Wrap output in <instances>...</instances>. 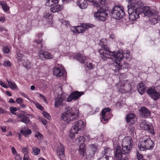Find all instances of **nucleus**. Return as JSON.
<instances>
[{"mask_svg":"<svg viewBox=\"0 0 160 160\" xmlns=\"http://www.w3.org/2000/svg\"><path fill=\"white\" fill-rule=\"evenodd\" d=\"M98 160H109V158L102 156V157L99 158Z\"/></svg>","mask_w":160,"mask_h":160,"instance_id":"680f3d73","label":"nucleus"},{"mask_svg":"<svg viewBox=\"0 0 160 160\" xmlns=\"http://www.w3.org/2000/svg\"><path fill=\"white\" fill-rule=\"evenodd\" d=\"M35 136L39 140L43 139V136L38 132L35 133Z\"/></svg>","mask_w":160,"mask_h":160,"instance_id":"a19ab883","label":"nucleus"},{"mask_svg":"<svg viewBox=\"0 0 160 160\" xmlns=\"http://www.w3.org/2000/svg\"><path fill=\"white\" fill-rule=\"evenodd\" d=\"M128 12L129 14V18L132 21L136 20L139 17V8L134 9L131 5L128 6Z\"/></svg>","mask_w":160,"mask_h":160,"instance_id":"1a4fd4ad","label":"nucleus"},{"mask_svg":"<svg viewBox=\"0 0 160 160\" xmlns=\"http://www.w3.org/2000/svg\"><path fill=\"white\" fill-rule=\"evenodd\" d=\"M63 8V6L60 5H57L51 8L50 10L51 12H56L62 10Z\"/></svg>","mask_w":160,"mask_h":160,"instance_id":"c756f323","label":"nucleus"},{"mask_svg":"<svg viewBox=\"0 0 160 160\" xmlns=\"http://www.w3.org/2000/svg\"><path fill=\"white\" fill-rule=\"evenodd\" d=\"M85 137L82 136H80L76 140V143L80 144L78 150L79 153L82 155L84 156L85 153H86L87 156L88 154L86 152L85 145L84 142L85 141Z\"/></svg>","mask_w":160,"mask_h":160,"instance_id":"9d476101","label":"nucleus"},{"mask_svg":"<svg viewBox=\"0 0 160 160\" xmlns=\"http://www.w3.org/2000/svg\"><path fill=\"white\" fill-rule=\"evenodd\" d=\"M88 68L90 69H92L93 68V66L92 63H89L87 65Z\"/></svg>","mask_w":160,"mask_h":160,"instance_id":"774afa93","label":"nucleus"},{"mask_svg":"<svg viewBox=\"0 0 160 160\" xmlns=\"http://www.w3.org/2000/svg\"><path fill=\"white\" fill-rule=\"evenodd\" d=\"M12 151L13 154L14 155H16L17 154V152L15 148L14 147H12Z\"/></svg>","mask_w":160,"mask_h":160,"instance_id":"bf43d9fd","label":"nucleus"},{"mask_svg":"<svg viewBox=\"0 0 160 160\" xmlns=\"http://www.w3.org/2000/svg\"><path fill=\"white\" fill-rule=\"evenodd\" d=\"M23 56V55L20 52L17 53V56L16 58L18 62H20L22 61V57Z\"/></svg>","mask_w":160,"mask_h":160,"instance_id":"e433bc0d","label":"nucleus"},{"mask_svg":"<svg viewBox=\"0 0 160 160\" xmlns=\"http://www.w3.org/2000/svg\"><path fill=\"white\" fill-rule=\"evenodd\" d=\"M43 35V33L42 32L37 34L36 35V36L37 37L38 39L34 41V42H36L38 44V47L40 48V49L42 48L43 45L45 43L44 41H42V38H40Z\"/></svg>","mask_w":160,"mask_h":160,"instance_id":"412c9836","label":"nucleus"},{"mask_svg":"<svg viewBox=\"0 0 160 160\" xmlns=\"http://www.w3.org/2000/svg\"><path fill=\"white\" fill-rule=\"evenodd\" d=\"M74 58L82 63H84L86 58V56H84L83 54L79 53L76 54L74 56Z\"/></svg>","mask_w":160,"mask_h":160,"instance_id":"b1692460","label":"nucleus"},{"mask_svg":"<svg viewBox=\"0 0 160 160\" xmlns=\"http://www.w3.org/2000/svg\"><path fill=\"white\" fill-rule=\"evenodd\" d=\"M40 152V150L36 147H34L32 148V153L34 155H37Z\"/></svg>","mask_w":160,"mask_h":160,"instance_id":"ea45409f","label":"nucleus"},{"mask_svg":"<svg viewBox=\"0 0 160 160\" xmlns=\"http://www.w3.org/2000/svg\"><path fill=\"white\" fill-rule=\"evenodd\" d=\"M55 107L59 108L61 105H62L63 101L61 98L57 97L55 99Z\"/></svg>","mask_w":160,"mask_h":160,"instance_id":"473e14b6","label":"nucleus"},{"mask_svg":"<svg viewBox=\"0 0 160 160\" xmlns=\"http://www.w3.org/2000/svg\"><path fill=\"white\" fill-rule=\"evenodd\" d=\"M111 110V109L108 108H106L102 110L101 119L103 123H106L112 117V115L110 112Z\"/></svg>","mask_w":160,"mask_h":160,"instance_id":"9b49d317","label":"nucleus"},{"mask_svg":"<svg viewBox=\"0 0 160 160\" xmlns=\"http://www.w3.org/2000/svg\"><path fill=\"white\" fill-rule=\"evenodd\" d=\"M140 113L142 118H147L151 116L150 111L145 107L141 108L140 110Z\"/></svg>","mask_w":160,"mask_h":160,"instance_id":"aec40b11","label":"nucleus"},{"mask_svg":"<svg viewBox=\"0 0 160 160\" xmlns=\"http://www.w3.org/2000/svg\"><path fill=\"white\" fill-rule=\"evenodd\" d=\"M133 141L130 137H127L123 139L122 144V150L120 146H118L115 153L114 159L121 160L122 154H129L132 148Z\"/></svg>","mask_w":160,"mask_h":160,"instance_id":"f257e3e1","label":"nucleus"},{"mask_svg":"<svg viewBox=\"0 0 160 160\" xmlns=\"http://www.w3.org/2000/svg\"><path fill=\"white\" fill-rule=\"evenodd\" d=\"M140 126L142 129L149 131L153 134H155L153 127L151 123L147 120L143 121L141 123Z\"/></svg>","mask_w":160,"mask_h":160,"instance_id":"ddd939ff","label":"nucleus"},{"mask_svg":"<svg viewBox=\"0 0 160 160\" xmlns=\"http://www.w3.org/2000/svg\"><path fill=\"white\" fill-rule=\"evenodd\" d=\"M23 160H29V157L28 154L24 155Z\"/></svg>","mask_w":160,"mask_h":160,"instance_id":"13d9d810","label":"nucleus"},{"mask_svg":"<svg viewBox=\"0 0 160 160\" xmlns=\"http://www.w3.org/2000/svg\"><path fill=\"white\" fill-rule=\"evenodd\" d=\"M93 13L95 19L98 21H105L108 16L106 9L102 8H100L97 12H94Z\"/></svg>","mask_w":160,"mask_h":160,"instance_id":"6e6552de","label":"nucleus"},{"mask_svg":"<svg viewBox=\"0 0 160 160\" xmlns=\"http://www.w3.org/2000/svg\"><path fill=\"white\" fill-rule=\"evenodd\" d=\"M94 27V25L93 24L90 23H87L84 26L85 29H88L89 28H92Z\"/></svg>","mask_w":160,"mask_h":160,"instance_id":"8fccbe9b","label":"nucleus"},{"mask_svg":"<svg viewBox=\"0 0 160 160\" xmlns=\"http://www.w3.org/2000/svg\"><path fill=\"white\" fill-rule=\"evenodd\" d=\"M57 154L60 160L65 159V147L62 144H61L60 146L57 148Z\"/></svg>","mask_w":160,"mask_h":160,"instance_id":"a211bd4d","label":"nucleus"},{"mask_svg":"<svg viewBox=\"0 0 160 160\" xmlns=\"http://www.w3.org/2000/svg\"><path fill=\"white\" fill-rule=\"evenodd\" d=\"M23 65L27 69H28L30 68H31V63H30L28 61H27L26 62H25L23 63Z\"/></svg>","mask_w":160,"mask_h":160,"instance_id":"79ce46f5","label":"nucleus"},{"mask_svg":"<svg viewBox=\"0 0 160 160\" xmlns=\"http://www.w3.org/2000/svg\"><path fill=\"white\" fill-rule=\"evenodd\" d=\"M154 146L153 141L148 136H144L140 139L138 144L139 150L141 151H143L145 149L152 150Z\"/></svg>","mask_w":160,"mask_h":160,"instance_id":"7ed1b4c3","label":"nucleus"},{"mask_svg":"<svg viewBox=\"0 0 160 160\" xmlns=\"http://www.w3.org/2000/svg\"><path fill=\"white\" fill-rule=\"evenodd\" d=\"M148 94L154 101H156L160 98V93L158 92L156 89L154 88H150L147 90Z\"/></svg>","mask_w":160,"mask_h":160,"instance_id":"dca6fc26","label":"nucleus"},{"mask_svg":"<svg viewBox=\"0 0 160 160\" xmlns=\"http://www.w3.org/2000/svg\"><path fill=\"white\" fill-rule=\"evenodd\" d=\"M128 154H125V157L123 158H122V159H121V160L122 159V160H128V158L129 157Z\"/></svg>","mask_w":160,"mask_h":160,"instance_id":"e2e57ef3","label":"nucleus"},{"mask_svg":"<svg viewBox=\"0 0 160 160\" xmlns=\"http://www.w3.org/2000/svg\"><path fill=\"white\" fill-rule=\"evenodd\" d=\"M129 67L128 63L126 62L123 64H121V61L120 62H114L113 65L112 66V70L116 72H118L121 69H128Z\"/></svg>","mask_w":160,"mask_h":160,"instance_id":"f8f14e48","label":"nucleus"},{"mask_svg":"<svg viewBox=\"0 0 160 160\" xmlns=\"http://www.w3.org/2000/svg\"><path fill=\"white\" fill-rule=\"evenodd\" d=\"M10 109L11 112L13 115H16V113L15 112L17 111V109L15 107H11L10 108Z\"/></svg>","mask_w":160,"mask_h":160,"instance_id":"c03bdc74","label":"nucleus"},{"mask_svg":"<svg viewBox=\"0 0 160 160\" xmlns=\"http://www.w3.org/2000/svg\"><path fill=\"white\" fill-rule=\"evenodd\" d=\"M7 81L9 87L12 90L17 89L18 88L17 85L13 81L7 80Z\"/></svg>","mask_w":160,"mask_h":160,"instance_id":"2f4dec72","label":"nucleus"},{"mask_svg":"<svg viewBox=\"0 0 160 160\" xmlns=\"http://www.w3.org/2000/svg\"><path fill=\"white\" fill-rule=\"evenodd\" d=\"M18 121L19 122L25 123L26 124L29 123L30 121L29 118L26 116H24L22 118L18 120Z\"/></svg>","mask_w":160,"mask_h":160,"instance_id":"72a5a7b5","label":"nucleus"},{"mask_svg":"<svg viewBox=\"0 0 160 160\" xmlns=\"http://www.w3.org/2000/svg\"><path fill=\"white\" fill-rule=\"evenodd\" d=\"M137 88L139 93L141 94H143L146 89L145 85H144L142 83H139L138 86Z\"/></svg>","mask_w":160,"mask_h":160,"instance_id":"bb28decb","label":"nucleus"},{"mask_svg":"<svg viewBox=\"0 0 160 160\" xmlns=\"http://www.w3.org/2000/svg\"><path fill=\"white\" fill-rule=\"evenodd\" d=\"M15 159L16 160H22V158L19 154H17L16 155Z\"/></svg>","mask_w":160,"mask_h":160,"instance_id":"4d7b16f0","label":"nucleus"},{"mask_svg":"<svg viewBox=\"0 0 160 160\" xmlns=\"http://www.w3.org/2000/svg\"><path fill=\"white\" fill-rule=\"evenodd\" d=\"M43 17L46 19H51L53 18V16L51 12L46 11L44 13Z\"/></svg>","mask_w":160,"mask_h":160,"instance_id":"f704fd0d","label":"nucleus"},{"mask_svg":"<svg viewBox=\"0 0 160 160\" xmlns=\"http://www.w3.org/2000/svg\"><path fill=\"white\" fill-rule=\"evenodd\" d=\"M0 85L2 87L7 88H8V86L6 85L4 82H3L2 80H0Z\"/></svg>","mask_w":160,"mask_h":160,"instance_id":"603ef678","label":"nucleus"},{"mask_svg":"<svg viewBox=\"0 0 160 160\" xmlns=\"http://www.w3.org/2000/svg\"><path fill=\"white\" fill-rule=\"evenodd\" d=\"M42 114L43 116H44V117H45L46 118L48 119L49 120L51 118V117L50 116L49 114L46 112L45 111H43Z\"/></svg>","mask_w":160,"mask_h":160,"instance_id":"a18cd8bd","label":"nucleus"},{"mask_svg":"<svg viewBox=\"0 0 160 160\" xmlns=\"http://www.w3.org/2000/svg\"><path fill=\"white\" fill-rule=\"evenodd\" d=\"M2 50L4 53H8L9 52L10 49L8 46H6L3 47Z\"/></svg>","mask_w":160,"mask_h":160,"instance_id":"37998d69","label":"nucleus"},{"mask_svg":"<svg viewBox=\"0 0 160 160\" xmlns=\"http://www.w3.org/2000/svg\"><path fill=\"white\" fill-rule=\"evenodd\" d=\"M111 150L109 148H106L102 152V155L109 158H111Z\"/></svg>","mask_w":160,"mask_h":160,"instance_id":"c85d7f7f","label":"nucleus"},{"mask_svg":"<svg viewBox=\"0 0 160 160\" xmlns=\"http://www.w3.org/2000/svg\"><path fill=\"white\" fill-rule=\"evenodd\" d=\"M64 72L65 70L63 69H61L59 68H55L53 69V74L57 77H60L63 75Z\"/></svg>","mask_w":160,"mask_h":160,"instance_id":"a878e982","label":"nucleus"},{"mask_svg":"<svg viewBox=\"0 0 160 160\" xmlns=\"http://www.w3.org/2000/svg\"><path fill=\"white\" fill-rule=\"evenodd\" d=\"M20 132L22 133L23 135L26 136L27 135L30 134L32 133L31 130L29 129H28L27 130L24 131L22 129L20 130Z\"/></svg>","mask_w":160,"mask_h":160,"instance_id":"c9c22d12","label":"nucleus"},{"mask_svg":"<svg viewBox=\"0 0 160 160\" xmlns=\"http://www.w3.org/2000/svg\"><path fill=\"white\" fill-rule=\"evenodd\" d=\"M84 94L83 92H79L78 91H74L69 95L67 99V101L68 102H70L73 100L76 101Z\"/></svg>","mask_w":160,"mask_h":160,"instance_id":"4468645a","label":"nucleus"},{"mask_svg":"<svg viewBox=\"0 0 160 160\" xmlns=\"http://www.w3.org/2000/svg\"><path fill=\"white\" fill-rule=\"evenodd\" d=\"M16 102L18 104H21L23 102V100L21 98H18L16 99Z\"/></svg>","mask_w":160,"mask_h":160,"instance_id":"09e8293b","label":"nucleus"},{"mask_svg":"<svg viewBox=\"0 0 160 160\" xmlns=\"http://www.w3.org/2000/svg\"><path fill=\"white\" fill-rule=\"evenodd\" d=\"M42 122L44 125L47 124V121L44 118H41V119Z\"/></svg>","mask_w":160,"mask_h":160,"instance_id":"052dcab7","label":"nucleus"},{"mask_svg":"<svg viewBox=\"0 0 160 160\" xmlns=\"http://www.w3.org/2000/svg\"><path fill=\"white\" fill-rule=\"evenodd\" d=\"M137 158L138 159V160H141L143 158V156L140 154L139 152H138L137 153Z\"/></svg>","mask_w":160,"mask_h":160,"instance_id":"3c124183","label":"nucleus"},{"mask_svg":"<svg viewBox=\"0 0 160 160\" xmlns=\"http://www.w3.org/2000/svg\"><path fill=\"white\" fill-rule=\"evenodd\" d=\"M151 21H152V23H153V24L159 23V21H160V16H158L157 18H152Z\"/></svg>","mask_w":160,"mask_h":160,"instance_id":"4c0bfd02","label":"nucleus"},{"mask_svg":"<svg viewBox=\"0 0 160 160\" xmlns=\"http://www.w3.org/2000/svg\"><path fill=\"white\" fill-rule=\"evenodd\" d=\"M87 1L86 0H77V3L80 8L84 9L86 8L88 5Z\"/></svg>","mask_w":160,"mask_h":160,"instance_id":"393cba45","label":"nucleus"},{"mask_svg":"<svg viewBox=\"0 0 160 160\" xmlns=\"http://www.w3.org/2000/svg\"><path fill=\"white\" fill-rule=\"evenodd\" d=\"M112 56V58L110 59H114V62H120L123 59H125L126 62H129L132 59V57L130 54L129 51L124 53L119 52H114L113 53Z\"/></svg>","mask_w":160,"mask_h":160,"instance_id":"423d86ee","label":"nucleus"},{"mask_svg":"<svg viewBox=\"0 0 160 160\" xmlns=\"http://www.w3.org/2000/svg\"><path fill=\"white\" fill-rule=\"evenodd\" d=\"M20 93L21 94V95L24 97L25 98H27V99L28 98V96L26 95L25 93L24 92H20Z\"/></svg>","mask_w":160,"mask_h":160,"instance_id":"69168bd1","label":"nucleus"},{"mask_svg":"<svg viewBox=\"0 0 160 160\" xmlns=\"http://www.w3.org/2000/svg\"><path fill=\"white\" fill-rule=\"evenodd\" d=\"M135 117V115L134 113H132L128 115L126 117L127 122L128 123H130L132 124H134L135 122L134 120Z\"/></svg>","mask_w":160,"mask_h":160,"instance_id":"cd10ccee","label":"nucleus"},{"mask_svg":"<svg viewBox=\"0 0 160 160\" xmlns=\"http://www.w3.org/2000/svg\"><path fill=\"white\" fill-rule=\"evenodd\" d=\"M107 0H86L89 2H92L93 5L96 7H98L101 5H104Z\"/></svg>","mask_w":160,"mask_h":160,"instance_id":"5701e85b","label":"nucleus"},{"mask_svg":"<svg viewBox=\"0 0 160 160\" xmlns=\"http://www.w3.org/2000/svg\"><path fill=\"white\" fill-rule=\"evenodd\" d=\"M0 5L2 6V9L5 12H6L9 10L10 7L7 5V2L5 1H1Z\"/></svg>","mask_w":160,"mask_h":160,"instance_id":"7c9ffc66","label":"nucleus"},{"mask_svg":"<svg viewBox=\"0 0 160 160\" xmlns=\"http://www.w3.org/2000/svg\"><path fill=\"white\" fill-rule=\"evenodd\" d=\"M77 133H73L72 132L71 129L70 130V133L69 134V136L70 138H73L75 137V134Z\"/></svg>","mask_w":160,"mask_h":160,"instance_id":"6e6d98bb","label":"nucleus"},{"mask_svg":"<svg viewBox=\"0 0 160 160\" xmlns=\"http://www.w3.org/2000/svg\"><path fill=\"white\" fill-rule=\"evenodd\" d=\"M142 12L144 15L148 17H150L153 15L157 14V12L154 10L152 9L150 7L145 6L142 8Z\"/></svg>","mask_w":160,"mask_h":160,"instance_id":"f3484780","label":"nucleus"},{"mask_svg":"<svg viewBox=\"0 0 160 160\" xmlns=\"http://www.w3.org/2000/svg\"><path fill=\"white\" fill-rule=\"evenodd\" d=\"M25 115L24 114H22L21 113H18L17 114V116L18 118V120L22 118V117H24Z\"/></svg>","mask_w":160,"mask_h":160,"instance_id":"5fc2aeb1","label":"nucleus"},{"mask_svg":"<svg viewBox=\"0 0 160 160\" xmlns=\"http://www.w3.org/2000/svg\"><path fill=\"white\" fill-rule=\"evenodd\" d=\"M36 107L42 111L44 110V108L39 103H37L35 104Z\"/></svg>","mask_w":160,"mask_h":160,"instance_id":"de8ad7c7","label":"nucleus"},{"mask_svg":"<svg viewBox=\"0 0 160 160\" xmlns=\"http://www.w3.org/2000/svg\"><path fill=\"white\" fill-rule=\"evenodd\" d=\"M116 86L118 91L122 93H127L131 91L130 82L128 80L119 82L116 84Z\"/></svg>","mask_w":160,"mask_h":160,"instance_id":"39448f33","label":"nucleus"},{"mask_svg":"<svg viewBox=\"0 0 160 160\" xmlns=\"http://www.w3.org/2000/svg\"><path fill=\"white\" fill-rule=\"evenodd\" d=\"M3 65L4 67H10L12 66V63L9 60H7L4 61Z\"/></svg>","mask_w":160,"mask_h":160,"instance_id":"58836bf2","label":"nucleus"},{"mask_svg":"<svg viewBox=\"0 0 160 160\" xmlns=\"http://www.w3.org/2000/svg\"><path fill=\"white\" fill-rule=\"evenodd\" d=\"M112 17L117 20H119L125 15L123 8L119 6H115L111 11Z\"/></svg>","mask_w":160,"mask_h":160,"instance_id":"0eeeda50","label":"nucleus"},{"mask_svg":"<svg viewBox=\"0 0 160 160\" xmlns=\"http://www.w3.org/2000/svg\"><path fill=\"white\" fill-rule=\"evenodd\" d=\"M66 111L64 112L62 115L61 119L69 123L71 121H73L77 119L78 115L75 114L72 108L67 107Z\"/></svg>","mask_w":160,"mask_h":160,"instance_id":"20e7f679","label":"nucleus"},{"mask_svg":"<svg viewBox=\"0 0 160 160\" xmlns=\"http://www.w3.org/2000/svg\"><path fill=\"white\" fill-rule=\"evenodd\" d=\"M38 54L40 58L42 60L46 59H51L52 58V56L50 53L45 51L43 49L38 51Z\"/></svg>","mask_w":160,"mask_h":160,"instance_id":"6ab92c4d","label":"nucleus"},{"mask_svg":"<svg viewBox=\"0 0 160 160\" xmlns=\"http://www.w3.org/2000/svg\"><path fill=\"white\" fill-rule=\"evenodd\" d=\"M53 0H48L46 2L47 4H48V5L49 6H51L53 5L54 3Z\"/></svg>","mask_w":160,"mask_h":160,"instance_id":"864d4df0","label":"nucleus"},{"mask_svg":"<svg viewBox=\"0 0 160 160\" xmlns=\"http://www.w3.org/2000/svg\"><path fill=\"white\" fill-rule=\"evenodd\" d=\"M7 122H10L13 124L15 122V121L14 120L11 118L9 119Z\"/></svg>","mask_w":160,"mask_h":160,"instance_id":"338daca9","label":"nucleus"},{"mask_svg":"<svg viewBox=\"0 0 160 160\" xmlns=\"http://www.w3.org/2000/svg\"><path fill=\"white\" fill-rule=\"evenodd\" d=\"M22 151L23 153L24 154V155L28 154L29 151L28 147H27L25 148L23 147L22 148Z\"/></svg>","mask_w":160,"mask_h":160,"instance_id":"49530a36","label":"nucleus"},{"mask_svg":"<svg viewBox=\"0 0 160 160\" xmlns=\"http://www.w3.org/2000/svg\"><path fill=\"white\" fill-rule=\"evenodd\" d=\"M1 129L3 132H5L6 131V127L5 126H1Z\"/></svg>","mask_w":160,"mask_h":160,"instance_id":"0e129e2a","label":"nucleus"},{"mask_svg":"<svg viewBox=\"0 0 160 160\" xmlns=\"http://www.w3.org/2000/svg\"><path fill=\"white\" fill-rule=\"evenodd\" d=\"M85 126L84 121L79 120L75 124V125L72 127L71 132L73 133H78L79 131L82 130Z\"/></svg>","mask_w":160,"mask_h":160,"instance_id":"2eb2a0df","label":"nucleus"},{"mask_svg":"<svg viewBox=\"0 0 160 160\" xmlns=\"http://www.w3.org/2000/svg\"><path fill=\"white\" fill-rule=\"evenodd\" d=\"M107 42L106 39H102L100 42V44L102 49H100L99 52L100 54V57L103 60H106L107 58H112L114 52L110 51L109 48L107 44Z\"/></svg>","mask_w":160,"mask_h":160,"instance_id":"f03ea898","label":"nucleus"},{"mask_svg":"<svg viewBox=\"0 0 160 160\" xmlns=\"http://www.w3.org/2000/svg\"><path fill=\"white\" fill-rule=\"evenodd\" d=\"M85 27L84 26H78L72 27L71 28V31L75 33H83L85 32Z\"/></svg>","mask_w":160,"mask_h":160,"instance_id":"4be33fe9","label":"nucleus"}]
</instances>
